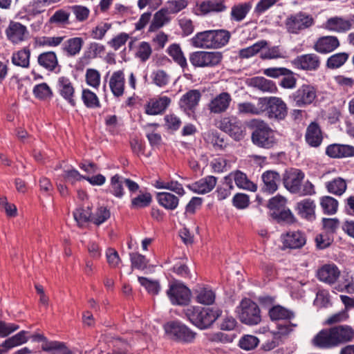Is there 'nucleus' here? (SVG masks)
I'll return each instance as SVG.
<instances>
[{"instance_id": "b1692460", "label": "nucleus", "mask_w": 354, "mask_h": 354, "mask_svg": "<svg viewBox=\"0 0 354 354\" xmlns=\"http://www.w3.org/2000/svg\"><path fill=\"white\" fill-rule=\"evenodd\" d=\"M170 103L171 99L167 96L152 98L145 105V113L151 115L161 114Z\"/></svg>"}, {"instance_id": "4be33fe9", "label": "nucleus", "mask_w": 354, "mask_h": 354, "mask_svg": "<svg viewBox=\"0 0 354 354\" xmlns=\"http://www.w3.org/2000/svg\"><path fill=\"white\" fill-rule=\"evenodd\" d=\"M109 86L114 97H120L124 93L125 77L122 70L114 71L110 76Z\"/></svg>"}, {"instance_id": "680f3d73", "label": "nucleus", "mask_w": 354, "mask_h": 354, "mask_svg": "<svg viewBox=\"0 0 354 354\" xmlns=\"http://www.w3.org/2000/svg\"><path fill=\"white\" fill-rule=\"evenodd\" d=\"M85 80L88 86L97 89L100 85L101 75L96 69L88 68L86 71Z\"/></svg>"}, {"instance_id": "2eb2a0df", "label": "nucleus", "mask_w": 354, "mask_h": 354, "mask_svg": "<svg viewBox=\"0 0 354 354\" xmlns=\"http://www.w3.org/2000/svg\"><path fill=\"white\" fill-rule=\"evenodd\" d=\"M201 93L199 90L192 89L182 95L179 100L180 108L188 115L194 113L199 104Z\"/></svg>"}, {"instance_id": "c03bdc74", "label": "nucleus", "mask_w": 354, "mask_h": 354, "mask_svg": "<svg viewBox=\"0 0 354 354\" xmlns=\"http://www.w3.org/2000/svg\"><path fill=\"white\" fill-rule=\"evenodd\" d=\"M30 50L29 47H24L12 54V62L15 66L28 68L30 66Z\"/></svg>"}, {"instance_id": "603ef678", "label": "nucleus", "mask_w": 354, "mask_h": 354, "mask_svg": "<svg viewBox=\"0 0 354 354\" xmlns=\"http://www.w3.org/2000/svg\"><path fill=\"white\" fill-rule=\"evenodd\" d=\"M82 100L87 108L95 109L100 107V102L97 95L88 88L82 90Z\"/></svg>"}, {"instance_id": "de8ad7c7", "label": "nucleus", "mask_w": 354, "mask_h": 354, "mask_svg": "<svg viewBox=\"0 0 354 354\" xmlns=\"http://www.w3.org/2000/svg\"><path fill=\"white\" fill-rule=\"evenodd\" d=\"M267 46V41L260 40L249 47L241 49L239 50V55L241 58H250L258 54L259 53H261V50L266 48Z\"/></svg>"}, {"instance_id": "37998d69", "label": "nucleus", "mask_w": 354, "mask_h": 354, "mask_svg": "<svg viewBox=\"0 0 354 354\" xmlns=\"http://www.w3.org/2000/svg\"><path fill=\"white\" fill-rule=\"evenodd\" d=\"M233 175L234 181L239 188L251 192H256L257 190V185L250 181L243 172L238 170L233 172Z\"/></svg>"}, {"instance_id": "864d4df0", "label": "nucleus", "mask_w": 354, "mask_h": 354, "mask_svg": "<svg viewBox=\"0 0 354 354\" xmlns=\"http://www.w3.org/2000/svg\"><path fill=\"white\" fill-rule=\"evenodd\" d=\"M91 211L89 207L86 209L80 207L73 212V217L80 227L86 226V224L91 220Z\"/></svg>"}, {"instance_id": "a19ab883", "label": "nucleus", "mask_w": 354, "mask_h": 354, "mask_svg": "<svg viewBox=\"0 0 354 354\" xmlns=\"http://www.w3.org/2000/svg\"><path fill=\"white\" fill-rule=\"evenodd\" d=\"M158 203L168 210H174L179 203V198L170 192H159L156 194Z\"/></svg>"}, {"instance_id": "f8f14e48", "label": "nucleus", "mask_w": 354, "mask_h": 354, "mask_svg": "<svg viewBox=\"0 0 354 354\" xmlns=\"http://www.w3.org/2000/svg\"><path fill=\"white\" fill-rule=\"evenodd\" d=\"M227 7L225 0H205L196 4L194 12L198 16L225 12Z\"/></svg>"}, {"instance_id": "ea45409f", "label": "nucleus", "mask_w": 354, "mask_h": 354, "mask_svg": "<svg viewBox=\"0 0 354 354\" xmlns=\"http://www.w3.org/2000/svg\"><path fill=\"white\" fill-rule=\"evenodd\" d=\"M252 8L250 2H245L234 5L231 8L230 19L233 21H243Z\"/></svg>"}, {"instance_id": "c85d7f7f", "label": "nucleus", "mask_w": 354, "mask_h": 354, "mask_svg": "<svg viewBox=\"0 0 354 354\" xmlns=\"http://www.w3.org/2000/svg\"><path fill=\"white\" fill-rule=\"evenodd\" d=\"M305 139L311 147H317L321 145L323 137L320 127L317 122H313L308 126Z\"/></svg>"}, {"instance_id": "6ab92c4d", "label": "nucleus", "mask_w": 354, "mask_h": 354, "mask_svg": "<svg viewBox=\"0 0 354 354\" xmlns=\"http://www.w3.org/2000/svg\"><path fill=\"white\" fill-rule=\"evenodd\" d=\"M340 270L334 263L325 264L320 267L317 272V279L326 284H335L340 277Z\"/></svg>"}, {"instance_id": "5fc2aeb1", "label": "nucleus", "mask_w": 354, "mask_h": 354, "mask_svg": "<svg viewBox=\"0 0 354 354\" xmlns=\"http://www.w3.org/2000/svg\"><path fill=\"white\" fill-rule=\"evenodd\" d=\"M152 54V48L149 42L141 41L137 47L135 56L142 62H146Z\"/></svg>"}, {"instance_id": "bf43d9fd", "label": "nucleus", "mask_w": 354, "mask_h": 354, "mask_svg": "<svg viewBox=\"0 0 354 354\" xmlns=\"http://www.w3.org/2000/svg\"><path fill=\"white\" fill-rule=\"evenodd\" d=\"M269 315L272 320H279L290 319L293 316V314L286 308L277 306L272 307L269 310Z\"/></svg>"}, {"instance_id": "f257e3e1", "label": "nucleus", "mask_w": 354, "mask_h": 354, "mask_svg": "<svg viewBox=\"0 0 354 354\" xmlns=\"http://www.w3.org/2000/svg\"><path fill=\"white\" fill-rule=\"evenodd\" d=\"M252 130L251 140L258 147L269 149L277 143L275 131L269 124L261 119H252L248 122Z\"/></svg>"}, {"instance_id": "4c0bfd02", "label": "nucleus", "mask_w": 354, "mask_h": 354, "mask_svg": "<svg viewBox=\"0 0 354 354\" xmlns=\"http://www.w3.org/2000/svg\"><path fill=\"white\" fill-rule=\"evenodd\" d=\"M84 41L81 37H73L64 42L62 50L67 56L73 57L81 51Z\"/></svg>"}, {"instance_id": "79ce46f5", "label": "nucleus", "mask_w": 354, "mask_h": 354, "mask_svg": "<svg viewBox=\"0 0 354 354\" xmlns=\"http://www.w3.org/2000/svg\"><path fill=\"white\" fill-rule=\"evenodd\" d=\"M213 49L225 46L231 37L230 32L225 29L211 30Z\"/></svg>"}, {"instance_id": "0eeeda50", "label": "nucleus", "mask_w": 354, "mask_h": 354, "mask_svg": "<svg viewBox=\"0 0 354 354\" xmlns=\"http://www.w3.org/2000/svg\"><path fill=\"white\" fill-rule=\"evenodd\" d=\"M317 97V88L312 84H304L292 93L290 98L296 106L304 108L312 104Z\"/></svg>"}, {"instance_id": "4d7b16f0", "label": "nucleus", "mask_w": 354, "mask_h": 354, "mask_svg": "<svg viewBox=\"0 0 354 354\" xmlns=\"http://www.w3.org/2000/svg\"><path fill=\"white\" fill-rule=\"evenodd\" d=\"M151 77L152 82L158 87H165L170 82L169 74L162 69L153 71Z\"/></svg>"}, {"instance_id": "cd10ccee", "label": "nucleus", "mask_w": 354, "mask_h": 354, "mask_svg": "<svg viewBox=\"0 0 354 354\" xmlns=\"http://www.w3.org/2000/svg\"><path fill=\"white\" fill-rule=\"evenodd\" d=\"M330 328L337 346L351 342L354 338V330L348 325H339Z\"/></svg>"}, {"instance_id": "72a5a7b5", "label": "nucleus", "mask_w": 354, "mask_h": 354, "mask_svg": "<svg viewBox=\"0 0 354 354\" xmlns=\"http://www.w3.org/2000/svg\"><path fill=\"white\" fill-rule=\"evenodd\" d=\"M211 30L196 33L191 39L190 44L196 48L213 49Z\"/></svg>"}, {"instance_id": "0e129e2a", "label": "nucleus", "mask_w": 354, "mask_h": 354, "mask_svg": "<svg viewBox=\"0 0 354 354\" xmlns=\"http://www.w3.org/2000/svg\"><path fill=\"white\" fill-rule=\"evenodd\" d=\"M111 213L109 209L105 207H100L91 216V221L95 225L99 226L110 218Z\"/></svg>"}, {"instance_id": "dca6fc26", "label": "nucleus", "mask_w": 354, "mask_h": 354, "mask_svg": "<svg viewBox=\"0 0 354 354\" xmlns=\"http://www.w3.org/2000/svg\"><path fill=\"white\" fill-rule=\"evenodd\" d=\"M56 88L58 93L72 106L76 105L75 89L73 83L69 77L65 76L59 77Z\"/></svg>"}, {"instance_id": "c756f323", "label": "nucleus", "mask_w": 354, "mask_h": 354, "mask_svg": "<svg viewBox=\"0 0 354 354\" xmlns=\"http://www.w3.org/2000/svg\"><path fill=\"white\" fill-rule=\"evenodd\" d=\"M339 46L338 39L334 36H326L319 38L315 44V50L320 53L333 51Z\"/></svg>"}, {"instance_id": "e433bc0d", "label": "nucleus", "mask_w": 354, "mask_h": 354, "mask_svg": "<svg viewBox=\"0 0 354 354\" xmlns=\"http://www.w3.org/2000/svg\"><path fill=\"white\" fill-rule=\"evenodd\" d=\"M37 62L40 66L48 71H53L58 66V60L55 53L44 52L37 57Z\"/></svg>"}, {"instance_id": "13d9d810", "label": "nucleus", "mask_w": 354, "mask_h": 354, "mask_svg": "<svg viewBox=\"0 0 354 354\" xmlns=\"http://www.w3.org/2000/svg\"><path fill=\"white\" fill-rule=\"evenodd\" d=\"M260 57L262 59H272L286 57V52L279 46H272L261 50Z\"/></svg>"}, {"instance_id": "423d86ee", "label": "nucleus", "mask_w": 354, "mask_h": 354, "mask_svg": "<svg viewBox=\"0 0 354 354\" xmlns=\"http://www.w3.org/2000/svg\"><path fill=\"white\" fill-rule=\"evenodd\" d=\"M164 328L169 338L178 342L192 343L196 338V333L179 322H168Z\"/></svg>"}, {"instance_id": "6e6d98bb", "label": "nucleus", "mask_w": 354, "mask_h": 354, "mask_svg": "<svg viewBox=\"0 0 354 354\" xmlns=\"http://www.w3.org/2000/svg\"><path fill=\"white\" fill-rule=\"evenodd\" d=\"M348 57L349 55L346 53H335L328 58L326 66L330 69L338 68L344 64Z\"/></svg>"}, {"instance_id": "338daca9", "label": "nucleus", "mask_w": 354, "mask_h": 354, "mask_svg": "<svg viewBox=\"0 0 354 354\" xmlns=\"http://www.w3.org/2000/svg\"><path fill=\"white\" fill-rule=\"evenodd\" d=\"M259 343V339L251 335H245L243 336L239 342V346L245 351H250L255 348Z\"/></svg>"}, {"instance_id": "5701e85b", "label": "nucleus", "mask_w": 354, "mask_h": 354, "mask_svg": "<svg viewBox=\"0 0 354 354\" xmlns=\"http://www.w3.org/2000/svg\"><path fill=\"white\" fill-rule=\"evenodd\" d=\"M29 339V331L21 330L10 337L7 338L0 346V354L6 353L9 350L26 344Z\"/></svg>"}, {"instance_id": "052dcab7", "label": "nucleus", "mask_w": 354, "mask_h": 354, "mask_svg": "<svg viewBox=\"0 0 354 354\" xmlns=\"http://www.w3.org/2000/svg\"><path fill=\"white\" fill-rule=\"evenodd\" d=\"M43 351H53L52 354H73L71 350L64 344L53 341L51 343H46L43 346Z\"/></svg>"}, {"instance_id": "e2e57ef3", "label": "nucleus", "mask_w": 354, "mask_h": 354, "mask_svg": "<svg viewBox=\"0 0 354 354\" xmlns=\"http://www.w3.org/2000/svg\"><path fill=\"white\" fill-rule=\"evenodd\" d=\"M138 281L152 295H158L160 290V285L156 280H151L146 277H139Z\"/></svg>"}, {"instance_id": "7ed1b4c3", "label": "nucleus", "mask_w": 354, "mask_h": 354, "mask_svg": "<svg viewBox=\"0 0 354 354\" xmlns=\"http://www.w3.org/2000/svg\"><path fill=\"white\" fill-rule=\"evenodd\" d=\"M263 113L266 111L270 120H283L288 115V106L286 102L279 97H263Z\"/></svg>"}, {"instance_id": "a18cd8bd", "label": "nucleus", "mask_w": 354, "mask_h": 354, "mask_svg": "<svg viewBox=\"0 0 354 354\" xmlns=\"http://www.w3.org/2000/svg\"><path fill=\"white\" fill-rule=\"evenodd\" d=\"M124 178L119 174L111 177L109 191L117 198H122L124 194Z\"/></svg>"}, {"instance_id": "58836bf2", "label": "nucleus", "mask_w": 354, "mask_h": 354, "mask_svg": "<svg viewBox=\"0 0 354 354\" xmlns=\"http://www.w3.org/2000/svg\"><path fill=\"white\" fill-rule=\"evenodd\" d=\"M250 85L263 92L275 93L277 87L272 80L263 77H254L250 80Z\"/></svg>"}, {"instance_id": "2f4dec72", "label": "nucleus", "mask_w": 354, "mask_h": 354, "mask_svg": "<svg viewBox=\"0 0 354 354\" xmlns=\"http://www.w3.org/2000/svg\"><path fill=\"white\" fill-rule=\"evenodd\" d=\"M263 97H259L257 104L250 102H241L237 104V111L240 115H260L263 114Z\"/></svg>"}, {"instance_id": "393cba45", "label": "nucleus", "mask_w": 354, "mask_h": 354, "mask_svg": "<svg viewBox=\"0 0 354 354\" xmlns=\"http://www.w3.org/2000/svg\"><path fill=\"white\" fill-rule=\"evenodd\" d=\"M315 208V201L310 198H304L296 204L295 209L301 218L312 221L316 218Z\"/></svg>"}, {"instance_id": "69168bd1", "label": "nucleus", "mask_w": 354, "mask_h": 354, "mask_svg": "<svg viewBox=\"0 0 354 354\" xmlns=\"http://www.w3.org/2000/svg\"><path fill=\"white\" fill-rule=\"evenodd\" d=\"M33 93L40 100L50 99L53 96V91L46 83L36 85L33 88Z\"/></svg>"}, {"instance_id": "473e14b6", "label": "nucleus", "mask_w": 354, "mask_h": 354, "mask_svg": "<svg viewBox=\"0 0 354 354\" xmlns=\"http://www.w3.org/2000/svg\"><path fill=\"white\" fill-rule=\"evenodd\" d=\"M325 28L330 31L345 32L352 28V21L342 17H331L326 21Z\"/></svg>"}, {"instance_id": "f03ea898", "label": "nucleus", "mask_w": 354, "mask_h": 354, "mask_svg": "<svg viewBox=\"0 0 354 354\" xmlns=\"http://www.w3.org/2000/svg\"><path fill=\"white\" fill-rule=\"evenodd\" d=\"M221 311L214 308L190 306L186 310V316L196 326L205 329L210 326L221 315Z\"/></svg>"}, {"instance_id": "a878e982", "label": "nucleus", "mask_w": 354, "mask_h": 354, "mask_svg": "<svg viewBox=\"0 0 354 354\" xmlns=\"http://www.w3.org/2000/svg\"><path fill=\"white\" fill-rule=\"evenodd\" d=\"M261 179L263 183L262 190L268 194L275 192L281 181L279 174L272 170L263 172L261 176Z\"/></svg>"}, {"instance_id": "9b49d317", "label": "nucleus", "mask_w": 354, "mask_h": 354, "mask_svg": "<svg viewBox=\"0 0 354 354\" xmlns=\"http://www.w3.org/2000/svg\"><path fill=\"white\" fill-rule=\"evenodd\" d=\"M232 101V98L229 93L222 92L210 99L207 108L210 114H222L228 110Z\"/></svg>"}, {"instance_id": "774afa93", "label": "nucleus", "mask_w": 354, "mask_h": 354, "mask_svg": "<svg viewBox=\"0 0 354 354\" xmlns=\"http://www.w3.org/2000/svg\"><path fill=\"white\" fill-rule=\"evenodd\" d=\"M151 201V196L149 193L138 195L131 201V207L138 209L148 206Z\"/></svg>"}, {"instance_id": "a211bd4d", "label": "nucleus", "mask_w": 354, "mask_h": 354, "mask_svg": "<svg viewBox=\"0 0 354 354\" xmlns=\"http://www.w3.org/2000/svg\"><path fill=\"white\" fill-rule=\"evenodd\" d=\"M293 66L300 70L315 71L320 66V58L314 53H308L297 56L292 61Z\"/></svg>"}, {"instance_id": "7c9ffc66", "label": "nucleus", "mask_w": 354, "mask_h": 354, "mask_svg": "<svg viewBox=\"0 0 354 354\" xmlns=\"http://www.w3.org/2000/svg\"><path fill=\"white\" fill-rule=\"evenodd\" d=\"M171 20V17L169 11L165 8L160 9L153 15L149 27V32H155L159 30L168 24Z\"/></svg>"}, {"instance_id": "bb28decb", "label": "nucleus", "mask_w": 354, "mask_h": 354, "mask_svg": "<svg viewBox=\"0 0 354 354\" xmlns=\"http://www.w3.org/2000/svg\"><path fill=\"white\" fill-rule=\"evenodd\" d=\"M326 153L333 158L353 157L354 147L348 145L332 144L327 147Z\"/></svg>"}, {"instance_id": "20e7f679", "label": "nucleus", "mask_w": 354, "mask_h": 354, "mask_svg": "<svg viewBox=\"0 0 354 354\" xmlns=\"http://www.w3.org/2000/svg\"><path fill=\"white\" fill-rule=\"evenodd\" d=\"M240 321L247 325H257L261 322V317L258 305L250 299H244L237 308Z\"/></svg>"}, {"instance_id": "f3484780", "label": "nucleus", "mask_w": 354, "mask_h": 354, "mask_svg": "<svg viewBox=\"0 0 354 354\" xmlns=\"http://www.w3.org/2000/svg\"><path fill=\"white\" fill-rule=\"evenodd\" d=\"M305 177L304 173L298 169H290L286 171L283 177V185L292 194L300 191V187Z\"/></svg>"}, {"instance_id": "f704fd0d", "label": "nucleus", "mask_w": 354, "mask_h": 354, "mask_svg": "<svg viewBox=\"0 0 354 354\" xmlns=\"http://www.w3.org/2000/svg\"><path fill=\"white\" fill-rule=\"evenodd\" d=\"M283 243L286 248H300L306 243V237L299 231L288 232L283 236Z\"/></svg>"}, {"instance_id": "412c9836", "label": "nucleus", "mask_w": 354, "mask_h": 354, "mask_svg": "<svg viewBox=\"0 0 354 354\" xmlns=\"http://www.w3.org/2000/svg\"><path fill=\"white\" fill-rule=\"evenodd\" d=\"M217 183V178L213 176H207L199 180L187 185V187L192 192L205 194L214 189Z\"/></svg>"}, {"instance_id": "c9c22d12", "label": "nucleus", "mask_w": 354, "mask_h": 354, "mask_svg": "<svg viewBox=\"0 0 354 354\" xmlns=\"http://www.w3.org/2000/svg\"><path fill=\"white\" fill-rule=\"evenodd\" d=\"M196 301L203 305L212 304L216 298L215 292L208 286H198L195 290Z\"/></svg>"}, {"instance_id": "8fccbe9b", "label": "nucleus", "mask_w": 354, "mask_h": 354, "mask_svg": "<svg viewBox=\"0 0 354 354\" xmlns=\"http://www.w3.org/2000/svg\"><path fill=\"white\" fill-rule=\"evenodd\" d=\"M320 205L323 212L328 215L335 214L338 209V201L328 196L320 198Z\"/></svg>"}, {"instance_id": "39448f33", "label": "nucleus", "mask_w": 354, "mask_h": 354, "mask_svg": "<svg viewBox=\"0 0 354 354\" xmlns=\"http://www.w3.org/2000/svg\"><path fill=\"white\" fill-rule=\"evenodd\" d=\"M189 62L198 68H212L218 66L223 58L218 51H196L189 55Z\"/></svg>"}, {"instance_id": "3c124183", "label": "nucleus", "mask_w": 354, "mask_h": 354, "mask_svg": "<svg viewBox=\"0 0 354 354\" xmlns=\"http://www.w3.org/2000/svg\"><path fill=\"white\" fill-rule=\"evenodd\" d=\"M339 292L354 293V278L349 272L342 275V280L335 288Z\"/></svg>"}, {"instance_id": "09e8293b", "label": "nucleus", "mask_w": 354, "mask_h": 354, "mask_svg": "<svg viewBox=\"0 0 354 354\" xmlns=\"http://www.w3.org/2000/svg\"><path fill=\"white\" fill-rule=\"evenodd\" d=\"M326 187L328 192L337 196H341L345 192L347 185L344 179L337 178L327 182Z\"/></svg>"}, {"instance_id": "9d476101", "label": "nucleus", "mask_w": 354, "mask_h": 354, "mask_svg": "<svg viewBox=\"0 0 354 354\" xmlns=\"http://www.w3.org/2000/svg\"><path fill=\"white\" fill-rule=\"evenodd\" d=\"M313 24V18L304 12L289 16L285 22L288 32L292 34H298L301 30L310 28Z\"/></svg>"}, {"instance_id": "aec40b11", "label": "nucleus", "mask_w": 354, "mask_h": 354, "mask_svg": "<svg viewBox=\"0 0 354 354\" xmlns=\"http://www.w3.org/2000/svg\"><path fill=\"white\" fill-rule=\"evenodd\" d=\"M312 344L317 348L326 349L337 346L330 328L320 330L312 339Z\"/></svg>"}, {"instance_id": "ddd939ff", "label": "nucleus", "mask_w": 354, "mask_h": 354, "mask_svg": "<svg viewBox=\"0 0 354 354\" xmlns=\"http://www.w3.org/2000/svg\"><path fill=\"white\" fill-rule=\"evenodd\" d=\"M219 128L235 140L239 141L244 138L245 131L241 122L234 117L223 118L220 122Z\"/></svg>"}, {"instance_id": "4468645a", "label": "nucleus", "mask_w": 354, "mask_h": 354, "mask_svg": "<svg viewBox=\"0 0 354 354\" xmlns=\"http://www.w3.org/2000/svg\"><path fill=\"white\" fill-rule=\"evenodd\" d=\"M266 76L277 78L279 76H285L281 80L280 85L284 88H294L296 86L297 79L292 76V71L284 67L268 68L263 71Z\"/></svg>"}, {"instance_id": "6e6552de", "label": "nucleus", "mask_w": 354, "mask_h": 354, "mask_svg": "<svg viewBox=\"0 0 354 354\" xmlns=\"http://www.w3.org/2000/svg\"><path fill=\"white\" fill-rule=\"evenodd\" d=\"M6 38L13 45H20L30 38L28 28L20 22L10 21L5 30Z\"/></svg>"}, {"instance_id": "49530a36", "label": "nucleus", "mask_w": 354, "mask_h": 354, "mask_svg": "<svg viewBox=\"0 0 354 354\" xmlns=\"http://www.w3.org/2000/svg\"><path fill=\"white\" fill-rule=\"evenodd\" d=\"M167 53L181 68H185L187 67V59L178 44H171L167 48Z\"/></svg>"}, {"instance_id": "1a4fd4ad", "label": "nucleus", "mask_w": 354, "mask_h": 354, "mask_svg": "<svg viewBox=\"0 0 354 354\" xmlns=\"http://www.w3.org/2000/svg\"><path fill=\"white\" fill-rule=\"evenodd\" d=\"M167 295L173 305L184 306L190 301L191 291L183 283L174 281L169 284Z\"/></svg>"}]
</instances>
